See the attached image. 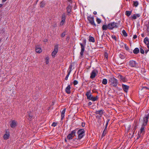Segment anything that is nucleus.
I'll return each instance as SVG.
<instances>
[{"label":"nucleus","instance_id":"1","mask_svg":"<svg viewBox=\"0 0 149 149\" xmlns=\"http://www.w3.org/2000/svg\"><path fill=\"white\" fill-rule=\"evenodd\" d=\"M149 118V113L148 114L145 115L142 120V125L140 129V132H139L141 134H142V135L145 133V128L147 124Z\"/></svg>","mask_w":149,"mask_h":149},{"label":"nucleus","instance_id":"2","mask_svg":"<svg viewBox=\"0 0 149 149\" xmlns=\"http://www.w3.org/2000/svg\"><path fill=\"white\" fill-rule=\"evenodd\" d=\"M108 83L111 87H116L118 84V80L114 77H111L109 78Z\"/></svg>","mask_w":149,"mask_h":149},{"label":"nucleus","instance_id":"3","mask_svg":"<svg viewBox=\"0 0 149 149\" xmlns=\"http://www.w3.org/2000/svg\"><path fill=\"white\" fill-rule=\"evenodd\" d=\"M128 65L130 67L132 68H137L139 67L138 63L135 61L133 60H130Z\"/></svg>","mask_w":149,"mask_h":149},{"label":"nucleus","instance_id":"4","mask_svg":"<svg viewBox=\"0 0 149 149\" xmlns=\"http://www.w3.org/2000/svg\"><path fill=\"white\" fill-rule=\"evenodd\" d=\"M85 130L84 129H81L79 130L77 134L78 135V140H80L85 135Z\"/></svg>","mask_w":149,"mask_h":149},{"label":"nucleus","instance_id":"5","mask_svg":"<svg viewBox=\"0 0 149 149\" xmlns=\"http://www.w3.org/2000/svg\"><path fill=\"white\" fill-rule=\"evenodd\" d=\"M86 40L84 39L83 40V44L80 43V45H81V50L80 52V54L81 56H82L83 55V54L85 50V46L86 44Z\"/></svg>","mask_w":149,"mask_h":149},{"label":"nucleus","instance_id":"6","mask_svg":"<svg viewBox=\"0 0 149 149\" xmlns=\"http://www.w3.org/2000/svg\"><path fill=\"white\" fill-rule=\"evenodd\" d=\"M77 129H76L71 132L67 136V138L68 140H71L75 136Z\"/></svg>","mask_w":149,"mask_h":149},{"label":"nucleus","instance_id":"7","mask_svg":"<svg viewBox=\"0 0 149 149\" xmlns=\"http://www.w3.org/2000/svg\"><path fill=\"white\" fill-rule=\"evenodd\" d=\"M108 29L110 30H112L114 28H117L118 26V24L114 22H113L108 24Z\"/></svg>","mask_w":149,"mask_h":149},{"label":"nucleus","instance_id":"8","mask_svg":"<svg viewBox=\"0 0 149 149\" xmlns=\"http://www.w3.org/2000/svg\"><path fill=\"white\" fill-rule=\"evenodd\" d=\"M87 19L89 22V23L91 24L94 27L96 26V25L94 21V18L93 17H91V16L89 15L87 16Z\"/></svg>","mask_w":149,"mask_h":149},{"label":"nucleus","instance_id":"9","mask_svg":"<svg viewBox=\"0 0 149 149\" xmlns=\"http://www.w3.org/2000/svg\"><path fill=\"white\" fill-rule=\"evenodd\" d=\"M58 45L56 44L54 46V49L52 53V56L53 58H54L55 55L58 51Z\"/></svg>","mask_w":149,"mask_h":149},{"label":"nucleus","instance_id":"10","mask_svg":"<svg viewBox=\"0 0 149 149\" xmlns=\"http://www.w3.org/2000/svg\"><path fill=\"white\" fill-rule=\"evenodd\" d=\"M118 77L120 81V82H126L127 80L125 77H123L121 75H119Z\"/></svg>","mask_w":149,"mask_h":149},{"label":"nucleus","instance_id":"11","mask_svg":"<svg viewBox=\"0 0 149 149\" xmlns=\"http://www.w3.org/2000/svg\"><path fill=\"white\" fill-rule=\"evenodd\" d=\"M96 72L97 71L96 70H92L91 74L90 77L91 79H93L95 78L96 75Z\"/></svg>","mask_w":149,"mask_h":149},{"label":"nucleus","instance_id":"12","mask_svg":"<svg viewBox=\"0 0 149 149\" xmlns=\"http://www.w3.org/2000/svg\"><path fill=\"white\" fill-rule=\"evenodd\" d=\"M72 8V7L70 5H68L66 8V9L68 15H70Z\"/></svg>","mask_w":149,"mask_h":149},{"label":"nucleus","instance_id":"13","mask_svg":"<svg viewBox=\"0 0 149 149\" xmlns=\"http://www.w3.org/2000/svg\"><path fill=\"white\" fill-rule=\"evenodd\" d=\"M122 86L123 91L127 93L129 88V86L124 84H122Z\"/></svg>","mask_w":149,"mask_h":149},{"label":"nucleus","instance_id":"14","mask_svg":"<svg viewBox=\"0 0 149 149\" xmlns=\"http://www.w3.org/2000/svg\"><path fill=\"white\" fill-rule=\"evenodd\" d=\"M103 110H100L95 112V113L96 114H99L100 115L99 118H101L102 115L103 114Z\"/></svg>","mask_w":149,"mask_h":149},{"label":"nucleus","instance_id":"15","mask_svg":"<svg viewBox=\"0 0 149 149\" xmlns=\"http://www.w3.org/2000/svg\"><path fill=\"white\" fill-rule=\"evenodd\" d=\"M141 16V14H136L133 15L131 16L130 17L131 18L132 20L135 19H136L137 17H139Z\"/></svg>","mask_w":149,"mask_h":149},{"label":"nucleus","instance_id":"16","mask_svg":"<svg viewBox=\"0 0 149 149\" xmlns=\"http://www.w3.org/2000/svg\"><path fill=\"white\" fill-rule=\"evenodd\" d=\"M17 125L16 122L15 120H13L10 122V126L12 128H15Z\"/></svg>","mask_w":149,"mask_h":149},{"label":"nucleus","instance_id":"17","mask_svg":"<svg viewBox=\"0 0 149 149\" xmlns=\"http://www.w3.org/2000/svg\"><path fill=\"white\" fill-rule=\"evenodd\" d=\"M86 95L87 97V99L88 100H90L91 97L92 96L91 93V91H87L86 94Z\"/></svg>","mask_w":149,"mask_h":149},{"label":"nucleus","instance_id":"18","mask_svg":"<svg viewBox=\"0 0 149 149\" xmlns=\"http://www.w3.org/2000/svg\"><path fill=\"white\" fill-rule=\"evenodd\" d=\"M66 109H64L62 111L61 113V120H62L63 119L65 116V111Z\"/></svg>","mask_w":149,"mask_h":149},{"label":"nucleus","instance_id":"19","mask_svg":"<svg viewBox=\"0 0 149 149\" xmlns=\"http://www.w3.org/2000/svg\"><path fill=\"white\" fill-rule=\"evenodd\" d=\"M9 136L10 134L9 132H6V133L3 136V138L5 140H7L9 138Z\"/></svg>","mask_w":149,"mask_h":149},{"label":"nucleus","instance_id":"20","mask_svg":"<svg viewBox=\"0 0 149 149\" xmlns=\"http://www.w3.org/2000/svg\"><path fill=\"white\" fill-rule=\"evenodd\" d=\"M71 87L70 85H68L65 89V92L68 94H70V93Z\"/></svg>","mask_w":149,"mask_h":149},{"label":"nucleus","instance_id":"21","mask_svg":"<svg viewBox=\"0 0 149 149\" xmlns=\"http://www.w3.org/2000/svg\"><path fill=\"white\" fill-rule=\"evenodd\" d=\"M126 55L123 52H122L119 54V56L121 59H124L126 57Z\"/></svg>","mask_w":149,"mask_h":149},{"label":"nucleus","instance_id":"22","mask_svg":"<svg viewBox=\"0 0 149 149\" xmlns=\"http://www.w3.org/2000/svg\"><path fill=\"white\" fill-rule=\"evenodd\" d=\"M36 51L38 53H40L42 52V49L41 48L39 47V46H36Z\"/></svg>","mask_w":149,"mask_h":149},{"label":"nucleus","instance_id":"23","mask_svg":"<svg viewBox=\"0 0 149 149\" xmlns=\"http://www.w3.org/2000/svg\"><path fill=\"white\" fill-rule=\"evenodd\" d=\"M133 53L135 54H137L139 52V50L138 48H135L133 51Z\"/></svg>","mask_w":149,"mask_h":149},{"label":"nucleus","instance_id":"24","mask_svg":"<svg viewBox=\"0 0 149 149\" xmlns=\"http://www.w3.org/2000/svg\"><path fill=\"white\" fill-rule=\"evenodd\" d=\"M66 15L65 13H63L61 16V20L65 21L66 18Z\"/></svg>","mask_w":149,"mask_h":149},{"label":"nucleus","instance_id":"25","mask_svg":"<svg viewBox=\"0 0 149 149\" xmlns=\"http://www.w3.org/2000/svg\"><path fill=\"white\" fill-rule=\"evenodd\" d=\"M98 99V97L97 96L96 97H93V96L89 100H92L93 101H95L97 100Z\"/></svg>","mask_w":149,"mask_h":149},{"label":"nucleus","instance_id":"26","mask_svg":"<svg viewBox=\"0 0 149 149\" xmlns=\"http://www.w3.org/2000/svg\"><path fill=\"white\" fill-rule=\"evenodd\" d=\"M103 30H106L108 29V24H104L102 27Z\"/></svg>","mask_w":149,"mask_h":149},{"label":"nucleus","instance_id":"27","mask_svg":"<svg viewBox=\"0 0 149 149\" xmlns=\"http://www.w3.org/2000/svg\"><path fill=\"white\" fill-rule=\"evenodd\" d=\"M89 41L90 42H95V39L94 38L91 36H89Z\"/></svg>","mask_w":149,"mask_h":149},{"label":"nucleus","instance_id":"28","mask_svg":"<svg viewBox=\"0 0 149 149\" xmlns=\"http://www.w3.org/2000/svg\"><path fill=\"white\" fill-rule=\"evenodd\" d=\"M132 11H126L125 12V14L127 17H129L131 14Z\"/></svg>","mask_w":149,"mask_h":149},{"label":"nucleus","instance_id":"29","mask_svg":"<svg viewBox=\"0 0 149 149\" xmlns=\"http://www.w3.org/2000/svg\"><path fill=\"white\" fill-rule=\"evenodd\" d=\"M72 64H71L69 66L68 70V72L71 73V72L72 70Z\"/></svg>","mask_w":149,"mask_h":149},{"label":"nucleus","instance_id":"30","mask_svg":"<svg viewBox=\"0 0 149 149\" xmlns=\"http://www.w3.org/2000/svg\"><path fill=\"white\" fill-rule=\"evenodd\" d=\"M107 80L106 79H104L102 81V83L104 85H106L107 83Z\"/></svg>","mask_w":149,"mask_h":149},{"label":"nucleus","instance_id":"31","mask_svg":"<svg viewBox=\"0 0 149 149\" xmlns=\"http://www.w3.org/2000/svg\"><path fill=\"white\" fill-rule=\"evenodd\" d=\"M133 5L134 6L136 7L138 6L139 5V3L137 1H133Z\"/></svg>","mask_w":149,"mask_h":149},{"label":"nucleus","instance_id":"32","mask_svg":"<svg viewBox=\"0 0 149 149\" xmlns=\"http://www.w3.org/2000/svg\"><path fill=\"white\" fill-rule=\"evenodd\" d=\"M122 33L124 36L126 37L127 36V34L125 30H123Z\"/></svg>","mask_w":149,"mask_h":149},{"label":"nucleus","instance_id":"33","mask_svg":"<svg viewBox=\"0 0 149 149\" xmlns=\"http://www.w3.org/2000/svg\"><path fill=\"white\" fill-rule=\"evenodd\" d=\"M45 5L44 2L42 1L40 3V7L41 8H42Z\"/></svg>","mask_w":149,"mask_h":149},{"label":"nucleus","instance_id":"34","mask_svg":"<svg viewBox=\"0 0 149 149\" xmlns=\"http://www.w3.org/2000/svg\"><path fill=\"white\" fill-rule=\"evenodd\" d=\"M140 52L142 54H144V50L143 49H142L141 47H140Z\"/></svg>","mask_w":149,"mask_h":149},{"label":"nucleus","instance_id":"35","mask_svg":"<svg viewBox=\"0 0 149 149\" xmlns=\"http://www.w3.org/2000/svg\"><path fill=\"white\" fill-rule=\"evenodd\" d=\"M124 47L125 49L127 50V51L129 50V47L128 46H127L126 45V44H125L124 45Z\"/></svg>","mask_w":149,"mask_h":149},{"label":"nucleus","instance_id":"36","mask_svg":"<svg viewBox=\"0 0 149 149\" xmlns=\"http://www.w3.org/2000/svg\"><path fill=\"white\" fill-rule=\"evenodd\" d=\"M124 47L125 49L127 50V51L129 50V47L128 46H127L126 45V44H125L124 45Z\"/></svg>","mask_w":149,"mask_h":149},{"label":"nucleus","instance_id":"37","mask_svg":"<svg viewBox=\"0 0 149 149\" xmlns=\"http://www.w3.org/2000/svg\"><path fill=\"white\" fill-rule=\"evenodd\" d=\"M96 21L98 24H100L101 22V20L100 19L98 18L97 19Z\"/></svg>","mask_w":149,"mask_h":149},{"label":"nucleus","instance_id":"38","mask_svg":"<svg viewBox=\"0 0 149 149\" xmlns=\"http://www.w3.org/2000/svg\"><path fill=\"white\" fill-rule=\"evenodd\" d=\"M68 74H67V75L66 77H65V79L66 80H68V77L70 74V73H69V72H68Z\"/></svg>","mask_w":149,"mask_h":149},{"label":"nucleus","instance_id":"39","mask_svg":"<svg viewBox=\"0 0 149 149\" xmlns=\"http://www.w3.org/2000/svg\"><path fill=\"white\" fill-rule=\"evenodd\" d=\"M65 22V21L61 20L60 22V25L61 26H63Z\"/></svg>","mask_w":149,"mask_h":149},{"label":"nucleus","instance_id":"40","mask_svg":"<svg viewBox=\"0 0 149 149\" xmlns=\"http://www.w3.org/2000/svg\"><path fill=\"white\" fill-rule=\"evenodd\" d=\"M46 61H45V63L46 64H47L49 63V58L48 57H47L46 58Z\"/></svg>","mask_w":149,"mask_h":149},{"label":"nucleus","instance_id":"41","mask_svg":"<svg viewBox=\"0 0 149 149\" xmlns=\"http://www.w3.org/2000/svg\"><path fill=\"white\" fill-rule=\"evenodd\" d=\"M57 125V123L55 122H53L52 125V126L55 127Z\"/></svg>","mask_w":149,"mask_h":149},{"label":"nucleus","instance_id":"42","mask_svg":"<svg viewBox=\"0 0 149 149\" xmlns=\"http://www.w3.org/2000/svg\"><path fill=\"white\" fill-rule=\"evenodd\" d=\"M78 83V82L77 80H75L73 81V84L74 85H77Z\"/></svg>","mask_w":149,"mask_h":149},{"label":"nucleus","instance_id":"43","mask_svg":"<svg viewBox=\"0 0 149 149\" xmlns=\"http://www.w3.org/2000/svg\"><path fill=\"white\" fill-rule=\"evenodd\" d=\"M127 52H129L130 54H132V49H129Z\"/></svg>","mask_w":149,"mask_h":149},{"label":"nucleus","instance_id":"44","mask_svg":"<svg viewBox=\"0 0 149 149\" xmlns=\"http://www.w3.org/2000/svg\"><path fill=\"white\" fill-rule=\"evenodd\" d=\"M65 35V32H63L61 34V36L62 37H64Z\"/></svg>","mask_w":149,"mask_h":149},{"label":"nucleus","instance_id":"45","mask_svg":"<svg viewBox=\"0 0 149 149\" xmlns=\"http://www.w3.org/2000/svg\"><path fill=\"white\" fill-rule=\"evenodd\" d=\"M29 120H30L31 119V118H32L33 116L31 114L29 113Z\"/></svg>","mask_w":149,"mask_h":149},{"label":"nucleus","instance_id":"46","mask_svg":"<svg viewBox=\"0 0 149 149\" xmlns=\"http://www.w3.org/2000/svg\"><path fill=\"white\" fill-rule=\"evenodd\" d=\"M141 136V134H140L139 132H138V134L137 135V137L136 138V139H138Z\"/></svg>","mask_w":149,"mask_h":149},{"label":"nucleus","instance_id":"47","mask_svg":"<svg viewBox=\"0 0 149 149\" xmlns=\"http://www.w3.org/2000/svg\"><path fill=\"white\" fill-rule=\"evenodd\" d=\"M136 126H134L132 130V131L133 132V134H134V132L135 131V130H136Z\"/></svg>","mask_w":149,"mask_h":149},{"label":"nucleus","instance_id":"48","mask_svg":"<svg viewBox=\"0 0 149 149\" xmlns=\"http://www.w3.org/2000/svg\"><path fill=\"white\" fill-rule=\"evenodd\" d=\"M110 120V119H107V121H106V126H108V123H109V121Z\"/></svg>","mask_w":149,"mask_h":149},{"label":"nucleus","instance_id":"49","mask_svg":"<svg viewBox=\"0 0 149 149\" xmlns=\"http://www.w3.org/2000/svg\"><path fill=\"white\" fill-rule=\"evenodd\" d=\"M142 89L145 90H148L149 89V88L146 86H144L143 87Z\"/></svg>","mask_w":149,"mask_h":149},{"label":"nucleus","instance_id":"50","mask_svg":"<svg viewBox=\"0 0 149 149\" xmlns=\"http://www.w3.org/2000/svg\"><path fill=\"white\" fill-rule=\"evenodd\" d=\"M107 126H106L105 125V129H104L103 132H104V133L107 132Z\"/></svg>","mask_w":149,"mask_h":149},{"label":"nucleus","instance_id":"51","mask_svg":"<svg viewBox=\"0 0 149 149\" xmlns=\"http://www.w3.org/2000/svg\"><path fill=\"white\" fill-rule=\"evenodd\" d=\"M148 25L147 26V31H149V22H148Z\"/></svg>","mask_w":149,"mask_h":149},{"label":"nucleus","instance_id":"52","mask_svg":"<svg viewBox=\"0 0 149 149\" xmlns=\"http://www.w3.org/2000/svg\"><path fill=\"white\" fill-rule=\"evenodd\" d=\"M85 123H82L81 126L82 127H85Z\"/></svg>","mask_w":149,"mask_h":149},{"label":"nucleus","instance_id":"53","mask_svg":"<svg viewBox=\"0 0 149 149\" xmlns=\"http://www.w3.org/2000/svg\"><path fill=\"white\" fill-rule=\"evenodd\" d=\"M137 38V36L136 35H134L133 37V38L134 39L136 38Z\"/></svg>","mask_w":149,"mask_h":149},{"label":"nucleus","instance_id":"54","mask_svg":"<svg viewBox=\"0 0 149 149\" xmlns=\"http://www.w3.org/2000/svg\"><path fill=\"white\" fill-rule=\"evenodd\" d=\"M112 38L114 39L115 40H116V38L115 36H112Z\"/></svg>","mask_w":149,"mask_h":149},{"label":"nucleus","instance_id":"55","mask_svg":"<svg viewBox=\"0 0 149 149\" xmlns=\"http://www.w3.org/2000/svg\"><path fill=\"white\" fill-rule=\"evenodd\" d=\"M54 27H55L57 26V24L56 23H55L53 26Z\"/></svg>","mask_w":149,"mask_h":149},{"label":"nucleus","instance_id":"56","mask_svg":"<svg viewBox=\"0 0 149 149\" xmlns=\"http://www.w3.org/2000/svg\"><path fill=\"white\" fill-rule=\"evenodd\" d=\"M148 51H149V49H148V50H145V52L146 54H147Z\"/></svg>","mask_w":149,"mask_h":149},{"label":"nucleus","instance_id":"57","mask_svg":"<svg viewBox=\"0 0 149 149\" xmlns=\"http://www.w3.org/2000/svg\"><path fill=\"white\" fill-rule=\"evenodd\" d=\"M92 104V103L91 102H89L88 103V105L89 106H90V105H91Z\"/></svg>","mask_w":149,"mask_h":149},{"label":"nucleus","instance_id":"58","mask_svg":"<svg viewBox=\"0 0 149 149\" xmlns=\"http://www.w3.org/2000/svg\"><path fill=\"white\" fill-rule=\"evenodd\" d=\"M106 133V132L104 133V132H103L102 134V136H104L105 135Z\"/></svg>","mask_w":149,"mask_h":149},{"label":"nucleus","instance_id":"59","mask_svg":"<svg viewBox=\"0 0 149 149\" xmlns=\"http://www.w3.org/2000/svg\"><path fill=\"white\" fill-rule=\"evenodd\" d=\"M93 14H94V15H96V14H97V12H96V11H94L93 12Z\"/></svg>","mask_w":149,"mask_h":149},{"label":"nucleus","instance_id":"60","mask_svg":"<svg viewBox=\"0 0 149 149\" xmlns=\"http://www.w3.org/2000/svg\"><path fill=\"white\" fill-rule=\"evenodd\" d=\"M141 36L142 37H144V33H143L141 34Z\"/></svg>","mask_w":149,"mask_h":149},{"label":"nucleus","instance_id":"61","mask_svg":"<svg viewBox=\"0 0 149 149\" xmlns=\"http://www.w3.org/2000/svg\"><path fill=\"white\" fill-rule=\"evenodd\" d=\"M7 0H2V2L3 3L5 2Z\"/></svg>","mask_w":149,"mask_h":149},{"label":"nucleus","instance_id":"62","mask_svg":"<svg viewBox=\"0 0 149 149\" xmlns=\"http://www.w3.org/2000/svg\"><path fill=\"white\" fill-rule=\"evenodd\" d=\"M3 6V4H0V8L1 7Z\"/></svg>","mask_w":149,"mask_h":149},{"label":"nucleus","instance_id":"63","mask_svg":"<svg viewBox=\"0 0 149 149\" xmlns=\"http://www.w3.org/2000/svg\"><path fill=\"white\" fill-rule=\"evenodd\" d=\"M99 116H96V117L97 118H99Z\"/></svg>","mask_w":149,"mask_h":149},{"label":"nucleus","instance_id":"64","mask_svg":"<svg viewBox=\"0 0 149 149\" xmlns=\"http://www.w3.org/2000/svg\"><path fill=\"white\" fill-rule=\"evenodd\" d=\"M65 141L66 142V139H65Z\"/></svg>","mask_w":149,"mask_h":149}]
</instances>
